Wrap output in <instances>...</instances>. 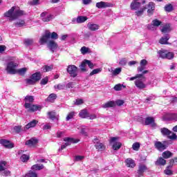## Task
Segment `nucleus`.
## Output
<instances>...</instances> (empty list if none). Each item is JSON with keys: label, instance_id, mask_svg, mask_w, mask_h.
<instances>
[{"label": "nucleus", "instance_id": "20e7f679", "mask_svg": "<svg viewBox=\"0 0 177 177\" xmlns=\"http://www.w3.org/2000/svg\"><path fill=\"white\" fill-rule=\"evenodd\" d=\"M66 71L73 78H75L78 75V68L75 65L68 66Z\"/></svg>", "mask_w": 177, "mask_h": 177}, {"label": "nucleus", "instance_id": "58836bf2", "mask_svg": "<svg viewBox=\"0 0 177 177\" xmlns=\"http://www.w3.org/2000/svg\"><path fill=\"white\" fill-rule=\"evenodd\" d=\"M25 103H32L34 102V96L32 95H27L25 99Z\"/></svg>", "mask_w": 177, "mask_h": 177}, {"label": "nucleus", "instance_id": "5fc2aeb1", "mask_svg": "<svg viewBox=\"0 0 177 177\" xmlns=\"http://www.w3.org/2000/svg\"><path fill=\"white\" fill-rule=\"evenodd\" d=\"M162 23V22H161V21L158 19H153L152 21V24H153V26H155V27H158L159 26H161Z\"/></svg>", "mask_w": 177, "mask_h": 177}, {"label": "nucleus", "instance_id": "9b49d317", "mask_svg": "<svg viewBox=\"0 0 177 177\" xmlns=\"http://www.w3.org/2000/svg\"><path fill=\"white\" fill-rule=\"evenodd\" d=\"M135 85L138 89H145L147 85L142 81V79H138L135 81Z\"/></svg>", "mask_w": 177, "mask_h": 177}, {"label": "nucleus", "instance_id": "49530a36", "mask_svg": "<svg viewBox=\"0 0 177 177\" xmlns=\"http://www.w3.org/2000/svg\"><path fill=\"white\" fill-rule=\"evenodd\" d=\"M74 115H75V112L72 111L70 112L66 118V121H70L72 118H74Z\"/></svg>", "mask_w": 177, "mask_h": 177}, {"label": "nucleus", "instance_id": "1a4fd4ad", "mask_svg": "<svg viewBox=\"0 0 177 177\" xmlns=\"http://www.w3.org/2000/svg\"><path fill=\"white\" fill-rule=\"evenodd\" d=\"M165 121H177L176 113H168L163 117Z\"/></svg>", "mask_w": 177, "mask_h": 177}, {"label": "nucleus", "instance_id": "473e14b6", "mask_svg": "<svg viewBox=\"0 0 177 177\" xmlns=\"http://www.w3.org/2000/svg\"><path fill=\"white\" fill-rule=\"evenodd\" d=\"M169 39V36H165L159 40V42L161 44V45H167L168 44Z\"/></svg>", "mask_w": 177, "mask_h": 177}, {"label": "nucleus", "instance_id": "2f4dec72", "mask_svg": "<svg viewBox=\"0 0 177 177\" xmlns=\"http://www.w3.org/2000/svg\"><path fill=\"white\" fill-rule=\"evenodd\" d=\"M127 167H129V168H134V167L136 165L135 164V161L132 159H127L126 160Z\"/></svg>", "mask_w": 177, "mask_h": 177}, {"label": "nucleus", "instance_id": "393cba45", "mask_svg": "<svg viewBox=\"0 0 177 177\" xmlns=\"http://www.w3.org/2000/svg\"><path fill=\"white\" fill-rule=\"evenodd\" d=\"M88 20V17L85 16H79L76 19V22L77 24H81L82 23H85Z\"/></svg>", "mask_w": 177, "mask_h": 177}, {"label": "nucleus", "instance_id": "0e129e2a", "mask_svg": "<svg viewBox=\"0 0 177 177\" xmlns=\"http://www.w3.org/2000/svg\"><path fill=\"white\" fill-rule=\"evenodd\" d=\"M85 63L88 66L89 68H93L94 65L90 60L85 59Z\"/></svg>", "mask_w": 177, "mask_h": 177}, {"label": "nucleus", "instance_id": "cd10ccee", "mask_svg": "<svg viewBox=\"0 0 177 177\" xmlns=\"http://www.w3.org/2000/svg\"><path fill=\"white\" fill-rule=\"evenodd\" d=\"M160 132L163 136H168L172 133V131H169V129L165 127L160 129Z\"/></svg>", "mask_w": 177, "mask_h": 177}, {"label": "nucleus", "instance_id": "c9c22d12", "mask_svg": "<svg viewBox=\"0 0 177 177\" xmlns=\"http://www.w3.org/2000/svg\"><path fill=\"white\" fill-rule=\"evenodd\" d=\"M26 25V21L23 19H19L17 22L15 23V27H23Z\"/></svg>", "mask_w": 177, "mask_h": 177}, {"label": "nucleus", "instance_id": "9d476101", "mask_svg": "<svg viewBox=\"0 0 177 177\" xmlns=\"http://www.w3.org/2000/svg\"><path fill=\"white\" fill-rule=\"evenodd\" d=\"M47 46L48 48L50 49V50H51V52H55V50L56 49H57L58 46H57V43H56L55 41L53 40H48V43L47 44Z\"/></svg>", "mask_w": 177, "mask_h": 177}, {"label": "nucleus", "instance_id": "7ed1b4c3", "mask_svg": "<svg viewBox=\"0 0 177 177\" xmlns=\"http://www.w3.org/2000/svg\"><path fill=\"white\" fill-rule=\"evenodd\" d=\"M19 64L15 61H10L7 63L6 71H7L8 74H16L17 73V68Z\"/></svg>", "mask_w": 177, "mask_h": 177}, {"label": "nucleus", "instance_id": "b1692460", "mask_svg": "<svg viewBox=\"0 0 177 177\" xmlns=\"http://www.w3.org/2000/svg\"><path fill=\"white\" fill-rule=\"evenodd\" d=\"M79 117L81 118H88L89 117V113H88L86 109H83L80 112Z\"/></svg>", "mask_w": 177, "mask_h": 177}, {"label": "nucleus", "instance_id": "ddd939ff", "mask_svg": "<svg viewBox=\"0 0 177 177\" xmlns=\"http://www.w3.org/2000/svg\"><path fill=\"white\" fill-rule=\"evenodd\" d=\"M145 171H147V166H146V165L140 164L138 165V176H143V174H145Z\"/></svg>", "mask_w": 177, "mask_h": 177}, {"label": "nucleus", "instance_id": "de8ad7c7", "mask_svg": "<svg viewBox=\"0 0 177 177\" xmlns=\"http://www.w3.org/2000/svg\"><path fill=\"white\" fill-rule=\"evenodd\" d=\"M165 10L166 12H172L174 10V7L171 4H168L165 6Z\"/></svg>", "mask_w": 177, "mask_h": 177}, {"label": "nucleus", "instance_id": "c756f323", "mask_svg": "<svg viewBox=\"0 0 177 177\" xmlns=\"http://www.w3.org/2000/svg\"><path fill=\"white\" fill-rule=\"evenodd\" d=\"M44 165L36 164L32 166L31 169L32 171H41V169H44Z\"/></svg>", "mask_w": 177, "mask_h": 177}, {"label": "nucleus", "instance_id": "864d4df0", "mask_svg": "<svg viewBox=\"0 0 177 177\" xmlns=\"http://www.w3.org/2000/svg\"><path fill=\"white\" fill-rule=\"evenodd\" d=\"M140 147V144H139V142H135L132 145L133 150H135L136 151H138Z\"/></svg>", "mask_w": 177, "mask_h": 177}, {"label": "nucleus", "instance_id": "412c9836", "mask_svg": "<svg viewBox=\"0 0 177 177\" xmlns=\"http://www.w3.org/2000/svg\"><path fill=\"white\" fill-rule=\"evenodd\" d=\"M109 6H110V4L104 1H100L96 3V8H98V9L109 8Z\"/></svg>", "mask_w": 177, "mask_h": 177}, {"label": "nucleus", "instance_id": "6ab92c4d", "mask_svg": "<svg viewBox=\"0 0 177 177\" xmlns=\"http://www.w3.org/2000/svg\"><path fill=\"white\" fill-rule=\"evenodd\" d=\"M155 147L159 150V151H162V150H165L167 147L165 145L162 144L161 142L158 141L155 143Z\"/></svg>", "mask_w": 177, "mask_h": 177}, {"label": "nucleus", "instance_id": "39448f33", "mask_svg": "<svg viewBox=\"0 0 177 177\" xmlns=\"http://www.w3.org/2000/svg\"><path fill=\"white\" fill-rule=\"evenodd\" d=\"M118 139H120L118 137H111L110 139V143H113L112 146V149L113 150H120V149H121V146H122L121 142H117Z\"/></svg>", "mask_w": 177, "mask_h": 177}, {"label": "nucleus", "instance_id": "aec40b11", "mask_svg": "<svg viewBox=\"0 0 177 177\" xmlns=\"http://www.w3.org/2000/svg\"><path fill=\"white\" fill-rule=\"evenodd\" d=\"M48 118H50V120H59V115H57L56 113V112L52 111H49L48 112Z\"/></svg>", "mask_w": 177, "mask_h": 177}, {"label": "nucleus", "instance_id": "4468645a", "mask_svg": "<svg viewBox=\"0 0 177 177\" xmlns=\"http://www.w3.org/2000/svg\"><path fill=\"white\" fill-rule=\"evenodd\" d=\"M0 144L2 145V146H4L6 149H13V144L10 142V141L8 140H1Z\"/></svg>", "mask_w": 177, "mask_h": 177}, {"label": "nucleus", "instance_id": "f03ea898", "mask_svg": "<svg viewBox=\"0 0 177 177\" xmlns=\"http://www.w3.org/2000/svg\"><path fill=\"white\" fill-rule=\"evenodd\" d=\"M50 38L51 39H57V38H59V35L55 32L50 33L48 30L46 31L44 35H43L39 39L40 45H44V44L48 42Z\"/></svg>", "mask_w": 177, "mask_h": 177}, {"label": "nucleus", "instance_id": "f257e3e1", "mask_svg": "<svg viewBox=\"0 0 177 177\" xmlns=\"http://www.w3.org/2000/svg\"><path fill=\"white\" fill-rule=\"evenodd\" d=\"M24 10H20L19 7L13 6L8 11L4 13L5 17L9 18V21H13L21 16H24Z\"/></svg>", "mask_w": 177, "mask_h": 177}, {"label": "nucleus", "instance_id": "6e6552de", "mask_svg": "<svg viewBox=\"0 0 177 177\" xmlns=\"http://www.w3.org/2000/svg\"><path fill=\"white\" fill-rule=\"evenodd\" d=\"M145 8H147V9L148 16H151L153 15V13H154V10L156 9V6H155L154 3L149 2L148 5L145 6Z\"/></svg>", "mask_w": 177, "mask_h": 177}, {"label": "nucleus", "instance_id": "c03bdc74", "mask_svg": "<svg viewBox=\"0 0 177 177\" xmlns=\"http://www.w3.org/2000/svg\"><path fill=\"white\" fill-rule=\"evenodd\" d=\"M26 72H27V68H21L17 71V73H18L19 75H24Z\"/></svg>", "mask_w": 177, "mask_h": 177}, {"label": "nucleus", "instance_id": "4c0bfd02", "mask_svg": "<svg viewBox=\"0 0 177 177\" xmlns=\"http://www.w3.org/2000/svg\"><path fill=\"white\" fill-rule=\"evenodd\" d=\"M146 9H147V8L143 7V8H140V10L136 11V16H138V17L142 16L143 13L145 12V10H146Z\"/></svg>", "mask_w": 177, "mask_h": 177}, {"label": "nucleus", "instance_id": "a211bd4d", "mask_svg": "<svg viewBox=\"0 0 177 177\" xmlns=\"http://www.w3.org/2000/svg\"><path fill=\"white\" fill-rule=\"evenodd\" d=\"M38 143V140L36 138H31L30 140H28L26 142V144L27 146H30V147H32L35 146Z\"/></svg>", "mask_w": 177, "mask_h": 177}, {"label": "nucleus", "instance_id": "e433bc0d", "mask_svg": "<svg viewBox=\"0 0 177 177\" xmlns=\"http://www.w3.org/2000/svg\"><path fill=\"white\" fill-rule=\"evenodd\" d=\"M80 52L82 55H86V53H91V49L88 47L83 46L81 48Z\"/></svg>", "mask_w": 177, "mask_h": 177}, {"label": "nucleus", "instance_id": "6e6d98bb", "mask_svg": "<svg viewBox=\"0 0 177 177\" xmlns=\"http://www.w3.org/2000/svg\"><path fill=\"white\" fill-rule=\"evenodd\" d=\"M66 88L65 84H59L55 86V89H59V91H62V89H64Z\"/></svg>", "mask_w": 177, "mask_h": 177}, {"label": "nucleus", "instance_id": "e2e57ef3", "mask_svg": "<svg viewBox=\"0 0 177 177\" xmlns=\"http://www.w3.org/2000/svg\"><path fill=\"white\" fill-rule=\"evenodd\" d=\"M120 73H121V68H117L113 71L112 74L113 75H118Z\"/></svg>", "mask_w": 177, "mask_h": 177}, {"label": "nucleus", "instance_id": "a18cd8bd", "mask_svg": "<svg viewBox=\"0 0 177 177\" xmlns=\"http://www.w3.org/2000/svg\"><path fill=\"white\" fill-rule=\"evenodd\" d=\"M175 56V54L172 52H168L166 53V57L165 59H168L169 60H171V59H174V57Z\"/></svg>", "mask_w": 177, "mask_h": 177}, {"label": "nucleus", "instance_id": "72a5a7b5", "mask_svg": "<svg viewBox=\"0 0 177 177\" xmlns=\"http://www.w3.org/2000/svg\"><path fill=\"white\" fill-rule=\"evenodd\" d=\"M162 156L163 158L168 159V158H171V157L174 156V153H172L169 151H165V152L162 153Z\"/></svg>", "mask_w": 177, "mask_h": 177}, {"label": "nucleus", "instance_id": "680f3d73", "mask_svg": "<svg viewBox=\"0 0 177 177\" xmlns=\"http://www.w3.org/2000/svg\"><path fill=\"white\" fill-rule=\"evenodd\" d=\"M42 20L44 22L50 21V20H52V15H47L46 17L42 18Z\"/></svg>", "mask_w": 177, "mask_h": 177}, {"label": "nucleus", "instance_id": "774afa93", "mask_svg": "<svg viewBox=\"0 0 177 177\" xmlns=\"http://www.w3.org/2000/svg\"><path fill=\"white\" fill-rule=\"evenodd\" d=\"M64 136V131H59L57 132V138H63Z\"/></svg>", "mask_w": 177, "mask_h": 177}, {"label": "nucleus", "instance_id": "4d7b16f0", "mask_svg": "<svg viewBox=\"0 0 177 177\" xmlns=\"http://www.w3.org/2000/svg\"><path fill=\"white\" fill-rule=\"evenodd\" d=\"M26 84H28L29 85H34V84L36 83V82L34 81L32 76H30V79H26Z\"/></svg>", "mask_w": 177, "mask_h": 177}, {"label": "nucleus", "instance_id": "f704fd0d", "mask_svg": "<svg viewBox=\"0 0 177 177\" xmlns=\"http://www.w3.org/2000/svg\"><path fill=\"white\" fill-rule=\"evenodd\" d=\"M64 141L66 142L64 145L67 147V146H70V145H71V143H75V141L73 138H64Z\"/></svg>", "mask_w": 177, "mask_h": 177}, {"label": "nucleus", "instance_id": "37998d69", "mask_svg": "<svg viewBox=\"0 0 177 177\" xmlns=\"http://www.w3.org/2000/svg\"><path fill=\"white\" fill-rule=\"evenodd\" d=\"M80 68L83 73H85V71H86V63L85 62V59L80 64Z\"/></svg>", "mask_w": 177, "mask_h": 177}, {"label": "nucleus", "instance_id": "c85d7f7f", "mask_svg": "<svg viewBox=\"0 0 177 177\" xmlns=\"http://www.w3.org/2000/svg\"><path fill=\"white\" fill-rule=\"evenodd\" d=\"M167 164V160L164 159L163 158H159L156 162V165H159V166H164Z\"/></svg>", "mask_w": 177, "mask_h": 177}, {"label": "nucleus", "instance_id": "423d86ee", "mask_svg": "<svg viewBox=\"0 0 177 177\" xmlns=\"http://www.w3.org/2000/svg\"><path fill=\"white\" fill-rule=\"evenodd\" d=\"M24 107L29 113H34V111H37L41 109V106L34 105L27 102L24 104Z\"/></svg>", "mask_w": 177, "mask_h": 177}, {"label": "nucleus", "instance_id": "09e8293b", "mask_svg": "<svg viewBox=\"0 0 177 177\" xmlns=\"http://www.w3.org/2000/svg\"><path fill=\"white\" fill-rule=\"evenodd\" d=\"M122 88H125V86L121 84H116L114 87H113V89L115 91H122Z\"/></svg>", "mask_w": 177, "mask_h": 177}, {"label": "nucleus", "instance_id": "dca6fc26", "mask_svg": "<svg viewBox=\"0 0 177 177\" xmlns=\"http://www.w3.org/2000/svg\"><path fill=\"white\" fill-rule=\"evenodd\" d=\"M87 27L90 31H96L97 30H99L100 26L96 24L89 22L87 24Z\"/></svg>", "mask_w": 177, "mask_h": 177}, {"label": "nucleus", "instance_id": "4be33fe9", "mask_svg": "<svg viewBox=\"0 0 177 177\" xmlns=\"http://www.w3.org/2000/svg\"><path fill=\"white\" fill-rule=\"evenodd\" d=\"M37 124H38V120H33L26 125L25 129H30V128H34V127H35Z\"/></svg>", "mask_w": 177, "mask_h": 177}, {"label": "nucleus", "instance_id": "052dcab7", "mask_svg": "<svg viewBox=\"0 0 177 177\" xmlns=\"http://www.w3.org/2000/svg\"><path fill=\"white\" fill-rule=\"evenodd\" d=\"M171 168L169 166L167 167V169L164 171L165 175H172V171L169 169Z\"/></svg>", "mask_w": 177, "mask_h": 177}, {"label": "nucleus", "instance_id": "a878e982", "mask_svg": "<svg viewBox=\"0 0 177 177\" xmlns=\"http://www.w3.org/2000/svg\"><path fill=\"white\" fill-rule=\"evenodd\" d=\"M160 31H162L164 34H167V32H169V31H171V25H169V24H165L160 29Z\"/></svg>", "mask_w": 177, "mask_h": 177}, {"label": "nucleus", "instance_id": "a19ab883", "mask_svg": "<svg viewBox=\"0 0 177 177\" xmlns=\"http://www.w3.org/2000/svg\"><path fill=\"white\" fill-rule=\"evenodd\" d=\"M24 44L26 45V46H30V45H32L34 44V39H25L24 40Z\"/></svg>", "mask_w": 177, "mask_h": 177}, {"label": "nucleus", "instance_id": "0eeeda50", "mask_svg": "<svg viewBox=\"0 0 177 177\" xmlns=\"http://www.w3.org/2000/svg\"><path fill=\"white\" fill-rule=\"evenodd\" d=\"M145 125H151V128L156 129L157 128V123H156V120L153 117H147L145 121Z\"/></svg>", "mask_w": 177, "mask_h": 177}, {"label": "nucleus", "instance_id": "7c9ffc66", "mask_svg": "<svg viewBox=\"0 0 177 177\" xmlns=\"http://www.w3.org/2000/svg\"><path fill=\"white\" fill-rule=\"evenodd\" d=\"M35 82H38L41 80V73L37 72L31 75Z\"/></svg>", "mask_w": 177, "mask_h": 177}, {"label": "nucleus", "instance_id": "3c124183", "mask_svg": "<svg viewBox=\"0 0 177 177\" xmlns=\"http://www.w3.org/2000/svg\"><path fill=\"white\" fill-rule=\"evenodd\" d=\"M168 139H171V140H176L177 136L175 133H171L169 136H167Z\"/></svg>", "mask_w": 177, "mask_h": 177}, {"label": "nucleus", "instance_id": "338daca9", "mask_svg": "<svg viewBox=\"0 0 177 177\" xmlns=\"http://www.w3.org/2000/svg\"><path fill=\"white\" fill-rule=\"evenodd\" d=\"M84 158H85V156H76L75 157V161H82V160H84Z\"/></svg>", "mask_w": 177, "mask_h": 177}, {"label": "nucleus", "instance_id": "bf43d9fd", "mask_svg": "<svg viewBox=\"0 0 177 177\" xmlns=\"http://www.w3.org/2000/svg\"><path fill=\"white\" fill-rule=\"evenodd\" d=\"M27 177H38V174L34 171H30L28 174H26Z\"/></svg>", "mask_w": 177, "mask_h": 177}, {"label": "nucleus", "instance_id": "69168bd1", "mask_svg": "<svg viewBox=\"0 0 177 177\" xmlns=\"http://www.w3.org/2000/svg\"><path fill=\"white\" fill-rule=\"evenodd\" d=\"M6 165V162H0V171H5V167Z\"/></svg>", "mask_w": 177, "mask_h": 177}, {"label": "nucleus", "instance_id": "f8f14e48", "mask_svg": "<svg viewBox=\"0 0 177 177\" xmlns=\"http://www.w3.org/2000/svg\"><path fill=\"white\" fill-rule=\"evenodd\" d=\"M140 5H142V3L140 2H139V0H133V1L131 2V5H130V8L131 10H138V9H139V8H140Z\"/></svg>", "mask_w": 177, "mask_h": 177}, {"label": "nucleus", "instance_id": "f3484780", "mask_svg": "<svg viewBox=\"0 0 177 177\" xmlns=\"http://www.w3.org/2000/svg\"><path fill=\"white\" fill-rule=\"evenodd\" d=\"M140 66L138 68V71L140 73H142L145 68H146V66H147V60L146 59H142L140 62Z\"/></svg>", "mask_w": 177, "mask_h": 177}, {"label": "nucleus", "instance_id": "8fccbe9b", "mask_svg": "<svg viewBox=\"0 0 177 177\" xmlns=\"http://www.w3.org/2000/svg\"><path fill=\"white\" fill-rule=\"evenodd\" d=\"M30 160V156L24 154L21 156V161L23 162H26V161H28Z\"/></svg>", "mask_w": 177, "mask_h": 177}, {"label": "nucleus", "instance_id": "13d9d810", "mask_svg": "<svg viewBox=\"0 0 177 177\" xmlns=\"http://www.w3.org/2000/svg\"><path fill=\"white\" fill-rule=\"evenodd\" d=\"M84 104V100L82 99H77L75 100V101L74 102V104H75V106H80V104Z\"/></svg>", "mask_w": 177, "mask_h": 177}, {"label": "nucleus", "instance_id": "bb28decb", "mask_svg": "<svg viewBox=\"0 0 177 177\" xmlns=\"http://www.w3.org/2000/svg\"><path fill=\"white\" fill-rule=\"evenodd\" d=\"M115 102L114 101H109L102 105L103 109H109L110 107H115Z\"/></svg>", "mask_w": 177, "mask_h": 177}, {"label": "nucleus", "instance_id": "79ce46f5", "mask_svg": "<svg viewBox=\"0 0 177 177\" xmlns=\"http://www.w3.org/2000/svg\"><path fill=\"white\" fill-rule=\"evenodd\" d=\"M42 68H43V71L44 73H48V71H52V70H53V66H52V65H50V66L46 65Z\"/></svg>", "mask_w": 177, "mask_h": 177}, {"label": "nucleus", "instance_id": "2eb2a0df", "mask_svg": "<svg viewBox=\"0 0 177 177\" xmlns=\"http://www.w3.org/2000/svg\"><path fill=\"white\" fill-rule=\"evenodd\" d=\"M94 143L95 147L98 151H104V150H106V145L100 142V141H97L96 142H94Z\"/></svg>", "mask_w": 177, "mask_h": 177}, {"label": "nucleus", "instance_id": "ea45409f", "mask_svg": "<svg viewBox=\"0 0 177 177\" xmlns=\"http://www.w3.org/2000/svg\"><path fill=\"white\" fill-rule=\"evenodd\" d=\"M168 51L165 50H160L158 53L160 56V57H161L162 59H165L166 56H167V53Z\"/></svg>", "mask_w": 177, "mask_h": 177}, {"label": "nucleus", "instance_id": "5701e85b", "mask_svg": "<svg viewBox=\"0 0 177 177\" xmlns=\"http://www.w3.org/2000/svg\"><path fill=\"white\" fill-rule=\"evenodd\" d=\"M57 98V95L55 93H51L49 96L46 98V102H49L50 103H53L55 100Z\"/></svg>", "mask_w": 177, "mask_h": 177}, {"label": "nucleus", "instance_id": "603ef678", "mask_svg": "<svg viewBox=\"0 0 177 177\" xmlns=\"http://www.w3.org/2000/svg\"><path fill=\"white\" fill-rule=\"evenodd\" d=\"M99 73H102V68H96L93 70V71L90 73V75H95V74H99Z\"/></svg>", "mask_w": 177, "mask_h": 177}]
</instances>
